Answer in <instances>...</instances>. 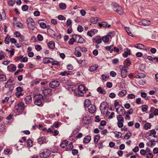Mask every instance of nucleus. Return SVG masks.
<instances>
[{
	"label": "nucleus",
	"instance_id": "1",
	"mask_svg": "<svg viewBox=\"0 0 158 158\" xmlns=\"http://www.w3.org/2000/svg\"><path fill=\"white\" fill-rule=\"evenodd\" d=\"M34 104L38 106H42L43 105V96L40 94H37L34 96Z\"/></svg>",
	"mask_w": 158,
	"mask_h": 158
},
{
	"label": "nucleus",
	"instance_id": "2",
	"mask_svg": "<svg viewBox=\"0 0 158 158\" xmlns=\"http://www.w3.org/2000/svg\"><path fill=\"white\" fill-rule=\"evenodd\" d=\"M113 9L120 15L123 14V12L122 7L118 3H115L113 4Z\"/></svg>",
	"mask_w": 158,
	"mask_h": 158
},
{
	"label": "nucleus",
	"instance_id": "3",
	"mask_svg": "<svg viewBox=\"0 0 158 158\" xmlns=\"http://www.w3.org/2000/svg\"><path fill=\"white\" fill-rule=\"evenodd\" d=\"M68 87L69 90L71 89L72 91H74V94L75 96H79V85L76 87L74 85H70Z\"/></svg>",
	"mask_w": 158,
	"mask_h": 158
},
{
	"label": "nucleus",
	"instance_id": "4",
	"mask_svg": "<svg viewBox=\"0 0 158 158\" xmlns=\"http://www.w3.org/2000/svg\"><path fill=\"white\" fill-rule=\"evenodd\" d=\"M51 154L49 150L45 149L44 150V152L40 153V157L44 158H47Z\"/></svg>",
	"mask_w": 158,
	"mask_h": 158
},
{
	"label": "nucleus",
	"instance_id": "5",
	"mask_svg": "<svg viewBox=\"0 0 158 158\" xmlns=\"http://www.w3.org/2000/svg\"><path fill=\"white\" fill-rule=\"evenodd\" d=\"M86 90L88 89H86V87L84 85H80V96H84V93L86 92Z\"/></svg>",
	"mask_w": 158,
	"mask_h": 158
},
{
	"label": "nucleus",
	"instance_id": "6",
	"mask_svg": "<svg viewBox=\"0 0 158 158\" xmlns=\"http://www.w3.org/2000/svg\"><path fill=\"white\" fill-rule=\"evenodd\" d=\"M90 117L86 115L83 116L81 119L82 122L83 124H88L90 123Z\"/></svg>",
	"mask_w": 158,
	"mask_h": 158
},
{
	"label": "nucleus",
	"instance_id": "7",
	"mask_svg": "<svg viewBox=\"0 0 158 158\" xmlns=\"http://www.w3.org/2000/svg\"><path fill=\"white\" fill-rule=\"evenodd\" d=\"M60 85V83L59 81H53L51 82L49 84L50 86L52 88H54L57 87Z\"/></svg>",
	"mask_w": 158,
	"mask_h": 158
},
{
	"label": "nucleus",
	"instance_id": "8",
	"mask_svg": "<svg viewBox=\"0 0 158 158\" xmlns=\"http://www.w3.org/2000/svg\"><path fill=\"white\" fill-rule=\"evenodd\" d=\"M15 110L19 112L22 111L24 109V104L22 102L19 103L15 107Z\"/></svg>",
	"mask_w": 158,
	"mask_h": 158
},
{
	"label": "nucleus",
	"instance_id": "9",
	"mask_svg": "<svg viewBox=\"0 0 158 158\" xmlns=\"http://www.w3.org/2000/svg\"><path fill=\"white\" fill-rule=\"evenodd\" d=\"M88 107L89 112L91 114L94 113L96 110V106L93 104L90 105Z\"/></svg>",
	"mask_w": 158,
	"mask_h": 158
},
{
	"label": "nucleus",
	"instance_id": "10",
	"mask_svg": "<svg viewBox=\"0 0 158 158\" xmlns=\"http://www.w3.org/2000/svg\"><path fill=\"white\" fill-rule=\"evenodd\" d=\"M16 67L15 65L13 64H11L7 67L8 71L12 72L15 71L16 69Z\"/></svg>",
	"mask_w": 158,
	"mask_h": 158
},
{
	"label": "nucleus",
	"instance_id": "11",
	"mask_svg": "<svg viewBox=\"0 0 158 158\" xmlns=\"http://www.w3.org/2000/svg\"><path fill=\"white\" fill-rule=\"evenodd\" d=\"M135 47L137 48L140 49H144L146 51L147 50L144 45L141 44H136L135 45Z\"/></svg>",
	"mask_w": 158,
	"mask_h": 158
},
{
	"label": "nucleus",
	"instance_id": "12",
	"mask_svg": "<svg viewBox=\"0 0 158 158\" xmlns=\"http://www.w3.org/2000/svg\"><path fill=\"white\" fill-rule=\"evenodd\" d=\"M131 55L130 50L128 48H125L124 50V53L123 54V56L124 57H127L128 55Z\"/></svg>",
	"mask_w": 158,
	"mask_h": 158
},
{
	"label": "nucleus",
	"instance_id": "13",
	"mask_svg": "<svg viewBox=\"0 0 158 158\" xmlns=\"http://www.w3.org/2000/svg\"><path fill=\"white\" fill-rule=\"evenodd\" d=\"M140 24H142L144 26H148L150 25L151 23V21L149 20H142L141 21L139 22Z\"/></svg>",
	"mask_w": 158,
	"mask_h": 158
},
{
	"label": "nucleus",
	"instance_id": "14",
	"mask_svg": "<svg viewBox=\"0 0 158 158\" xmlns=\"http://www.w3.org/2000/svg\"><path fill=\"white\" fill-rule=\"evenodd\" d=\"M98 25L100 27H102L105 28H110V25H108V23L105 22H102L101 23H99Z\"/></svg>",
	"mask_w": 158,
	"mask_h": 158
},
{
	"label": "nucleus",
	"instance_id": "15",
	"mask_svg": "<svg viewBox=\"0 0 158 158\" xmlns=\"http://www.w3.org/2000/svg\"><path fill=\"white\" fill-rule=\"evenodd\" d=\"M150 112H153L154 115L155 116L158 115V109H156L154 107H152L151 108Z\"/></svg>",
	"mask_w": 158,
	"mask_h": 158
},
{
	"label": "nucleus",
	"instance_id": "16",
	"mask_svg": "<svg viewBox=\"0 0 158 158\" xmlns=\"http://www.w3.org/2000/svg\"><path fill=\"white\" fill-rule=\"evenodd\" d=\"M51 90L50 89H45L43 90V94L44 95L47 96L51 93Z\"/></svg>",
	"mask_w": 158,
	"mask_h": 158
},
{
	"label": "nucleus",
	"instance_id": "17",
	"mask_svg": "<svg viewBox=\"0 0 158 158\" xmlns=\"http://www.w3.org/2000/svg\"><path fill=\"white\" fill-rule=\"evenodd\" d=\"M24 101L26 104L30 103L32 101V98L31 96L30 95L27 96L24 98Z\"/></svg>",
	"mask_w": 158,
	"mask_h": 158
},
{
	"label": "nucleus",
	"instance_id": "18",
	"mask_svg": "<svg viewBox=\"0 0 158 158\" xmlns=\"http://www.w3.org/2000/svg\"><path fill=\"white\" fill-rule=\"evenodd\" d=\"M68 142L66 140H64L62 141L61 143L60 144V146L61 148H64L67 145Z\"/></svg>",
	"mask_w": 158,
	"mask_h": 158
},
{
	"label": "nucleus",
	"instance_id": "19",
	"mask_svg": "<svg viewBox=\"0 0 158 158\" xmlns=\"http://www.w3.org/2000/svg\"><path fill=\"white\" fill-rule=\"evenodd\" d=\"M91 140V137L90 136H86L84 138L83 142L85 143H89Z\"/></svg>",
	"mask_w": 158,
	"mask_h": 158
},
{
	"label": "nucleus",
	"instance_id": "20",
	"mask_svg": "<svg viewBox=\"0 0 158 158\" xmlns=\"http://www.w3.org/2000/svg\"><path fill=\"white\" fill-rule=\"evenodd\" d=\"M48 45L50 48L53 49L55 48V44L53 41H51L48 43Z\"/></svg>",
	"mask_w": 158,
	"mask_h": 158
},
{
	"label": "nucleus",
	"instance_id": "21",
	"mask_svg": "<svg viewBox=\"0 0 158 158\" xmlns=\"http://www.w3.org/2000/svg\"><path fill=\"white\" fill-rule=\"evenodd\" d=\"M99 19V18L97 17H94L91 18L90 21L91 23L95 24L98 21Z\"/></svg>",
	"mask_w": 158,
	"mask_h": 158
},
{
	"label": "nucleus",
	"instance_id": "22",
	"mask_svg": "<svg viewBox=\"0 0 158 158\" xmlns=\"http://www.w3.org/2000/svg\"><path fill=\"white\" fill-rule=\"evenodd\" d=\"M97 91L103 95H105L106 94V92L105 90L102 89L101 87H99L98 88Z\"/></svg>",
	"mask_w": 158,
	"mask_h": 158
},
{
	"label": "nucleus",
	"instance_id": "23",
	"mask_svg": "<svg viewBox=\"0 0 158 158\" xmlns=\"http://www.w3.org/2000/svg\"><path fill=\"white\" fill-rule=\"evenodd\" d=\"M29 28L32 30H34L35 28V22L29 23L28 24Z\"/></svg>",
	"mask_w": 158,
	"mask_h": 158
},
{
	"label": "nucleus",
	"instance_id": "24",
	"mask_svg": "<svg viewBox=\"0 0 158 158\" xmlns=\"http://www.w3.org/2000/svg\"><path fill=\"white\" fill-rule=\"evenodd\" d=\"M79 131V129L78 128H77L75 129L73 131L71 136L69 137V138L70 139L72 137H73V138H75V136L74 135H75Z\"/></svg>",
	"mask_w": 158,
	"mask_h": 158
},
{
	"label": "nucleus",
	"instance_id": "25",
	"mask_svg": "<svg viewBox=\"0 0 158 158\" xmlns=\"http://www.w3.org/2000/svg\"><path fill=\"white\" fill-rule=\"evenodd\" d=\"M38 141L39 143L40 144L46 143V139L42 137L38 139Z\"/></svg>",
	"mask_w": 158,
	"mask_h": 158
},
{
	"label": "nucleus",
	"instance_id": "26",
	"mask_svg": "<svg viewBox=\"0 0 158 158\" xmlns=\"http://www.w3.org/2000/svg\"><path fill=\"white\" fill-rule=\"evenodd\" d=\"M98 67V65L95 64L93 66H91L89 68V70L91 71H93L96 70Z\"/></svg>",
	"mask_w": 158,
	"mask_h": 158
},
{
	"label": "nucleus",
	"instance_id": "27",
	"mask_svg": "<svg viewBox=\"0 0 158 158\" xmlns=\"http://www.w3.org/2000/svg\"><path fill=\"white\" fill-rule=\"evenodd\" d=\"M50 59L52 60V58H50L49 57H45L44 59L43 60V62L44 64L51 63V61L50 60Z\"/></svg>",
	"mask_w": 158,
	"mask_h": 158
},
{
	"label": "nucleus",
	"instance_id": "28",
	"mask_svg": "<svg viewBox=\"0 0 158 158\" xmlns=\"http://www.w3.org/2000/svg\"><path fill=\"white\" fill-rule=\"evenodd\" d=\"M16 1L15 0H9L7 3L10 6H13L15 3Z\"/></svg>",
	"mask_w": 158,
	"mask_h": 158
},
{
	"label": "nucleus",
	"instance_id": "29",
	"mask_svg": "<svg viewBox=\"0 0 158 158\" xmlns=\"http://www.w3.org/2000/svg\"><path fill=\"white\" fill-rule=\"evenodd\" d=\"M6 55L5 53L3 51L0 50V60L4 59Z\"/></svg>",
	"mask_w": 158,
	"mask_h": 158
},
{
	"label": "nucleus",
	"instance_id": "30",
	"mask_svg": "<svg viewBox=\"0 0 158 158\" xmlns=\"http://www.w3.org/2000/svg\"><path fill=\"white\" fill-rule=\"evenodd\" d=\"M77 35H73V38L70 39L69 41V43L70 44H73V42L75 41V40L74 38L75 37H76Z\"/></svg>",
	"mask_w": 158,
	"mask_h": 158
},
{
	"label": "nucleus",
	"instance_id": "31",
	"mask_svg": "<svg viewBox=\"0 0 158 158\" xmlns=\"http://www.w3.org/2000/svg\"><path fill=\"white\" fill-rule=\"evenodd\" d=\"M127 93V91L125 90H122L121 92H119L118 95L119 97H122L125 95Z\"/></svg>",
	"mask_w": 158,
	"mask_h": 158
},
{
	"label": "nucleus",
	"instance_id": "32",
	"mask_svg": "<svg viewBox=\"0 0 158 158\" xmlns=\"http://www.w3.org/2000/svg\"><path fill=\"white\" fill-rule=\"evenodd\" d=\"M90 101L89 99H86L85 100L84 106H85L88 107L91 104Z\"/></svg>",
	"mask_w": 158,
	"mask_h": 158
},
{
	"label": "nucleus",
	"instance_id": "33",
	"mask_svg": "<svg viewBox=\"0 0 158 158\" xmlns=\"http://www.w3.org/2000/svg\"><path fill=\"white\" fill-rule=\"evenodd\" d=\"M113 46V45L110 46H107L105 47V49L108 51H109L110 53H111L113 51V49H111V48Z\"/></svg>",
	"mask_w": 158,
	"mask_h": 158
},
{
	"label": "nucleus",
	"instance_id": "34",
	"mask_svg": "<svg viewBox=\"0 0 158 158\" xmlns=\"http://www.w3.org/2000/svg\"><path fill=\"white\" fill-rule=\"evenodd\" d=\"M95 29H94L95 30ZM95 34V32L94 30H91L88 31L87 33V35L89 36L92 37Z\"/></svg>",
	"mask_w": 158,
	"mask_h": 158
},
{
	"label": "nucleus",
	"instance_id": "35",
	"mask_svg": "<svg viewBox=\"0 0 158 158\" xmlns=\"http://www.w3.org/2000/svg\"><path fill=\"white\" fill-rule=\"evenodd\" d=\"M73 146L72 142L70 143L66 148V150L67 151H70L72 149Z\"/></svg>",
	"mask_w": 158,
	"mask_h": 158
},
{
	"label": "nucleus",
	"instance_id": "36",
	"mask_svg": "<svg viewBox=\"0 0 158 158\" xmlns=\"http://www.w3.org/2000/svg\"><path fill=\"white\" fill-rule=\"evenodd\" d=\"M38 23L40 24V26L41 28L44 29L46 27V24L44 23L40 22V20L38 21Z\"/></svg>",
	"mask_w": 158,
	"mask_h": 158
},
{
	"label": "nucleus",
	"instance_id": "37",
	"mask_svg": "<svg viewBox=\"0 0 158 158\" xmlns=\"http://www.w3.org/2000/svg\"><path fill=\"white\" fill-rule=\"evenodd\" d=\"M59 6L61 10H64L66 7L65 4L63 3H60L59 5Z\"/></svg>",
	"mask_w": 158,
	"mask_h": 158
},
{
	"label": "nucleus",
	"instance_id": "38",
	"mask_svg": "<svg viewBox=\"0 0 158 158\" xmlns=\"http://www.w3.org/2000/svg\"><path fill=\"white\" fill-rule=\"evenodd\" d=\"M125 30L126 31L127 33L128 34L131 36L133 37V35L132 34V33L131 32V31L129 30V28L128 27H125Z\"/></svg>",
	"mask_w": 158,
	"mask_h": 158
},
{
	"label": "nucleus",
	"instance_id": "39",
	"mask_svg": "<svg viewBox=\"0 0 158 158\" xmlns=\"http://www.w3.org/2000/svg\"><path fill=\"white\" fill-rule=\"evenodd\" d=\"M60 122H57L56 123H54L53 125L51 126L52 128V129H54V127L57 128L58 127L59 125H60Z\"/></svg>",
	"mask_w": 158,
	"mask_h": 158
},
{
	"label": "nucleus",
	"instance_id": "40",
	"mask_svg": "<svg viewBox=\"0 0 158 158\" xmlns=\"http://www.w3.org/2000/svg\"><path fill=\"white\" fill-rule=\"evenodd\" d=\"M127 71H121V76L123 78H125L127 77Z\"/></svg>",
	"mask_w": 158,
	"mask_h": 158
},
{
	"label": "nucleus",
	"instance_id": "41",
	"mask_svg": "<svg viewBox=\"0 0 158 158\" xmlns=\"http://www.w3.org/2000/svg\"><path fill=\"white\" fill-rule=\"evenodd\" d=\"M75 51L74 53V55L77 57H79V48L77 47L75 49Z\"/></svg>",
	"mask_w": 158,
	"mask_h": 158
},
{
	"label": "nucleus",
	"instance_id": "42",
	"mask_svg": "<svg viewBox=\"0 0 158 158\" xmlns=\"http://www.w3.org/2000/svg\"><path fill=\"white\" fill-rule=\"evenodd\" d=\"M10 39V36L9 35H7L4 41L5 43L6 44H8L9 43Z\"/></svg>",
	"mask_w": 158,
	"mask_h": 158
},
{
	"label": "nucleus",
	"instance_id": "43",
	"mask_svg": "<svg viewBox=\"0 0 158 158\" xmlns=\"http://www.w3.org/2000/svg\"><path fill=\"white\" fill-rule=\"evenodd\" d=\"M117 119L118 122H124V118L121 115L118 116Z\"/></svg>",
	"mask_w": 158,
	"mask_h": 158
},
{
	"label": "nucleus",
	"instance_id": "44",
	"mask_svg": "<svg viewBox=\"0 0 158 158\" xmlns=\"http://www.w3.org/2000/svg\"><path fill=\"white\" fill-rule=\"evenodd\" d=\"M100 136L98 135H96L94 139V141L95 143L96 144L97 143L98 140L100 139Z\"/></svg>",
	"mask_w": 158,
	"mask_h": 158
},
{
	"label": "nucleus",
	"instance_id": "45",
	"mask_svg": "<svg viewBox=\"0 0 158 158\" xmlns=\"http://www.w3.org/2000/svg\"><path fill=\"white\" fill-rule=\"evenodd\" d=\"M131 136V133H127L126 134L124 135V139H129Z\"/></svg>",
	"mask_w": 158,
	"mask_h": 158
},
{
	"label": "nucleus",
	"instance_id": "46",
	"mask_svg": "<svg viewBox=\"0 0 158 158\" xmlns=\"http://www.w3.org/2000/svg\"><path fill=\"white\" fill-rule=\"evenodd\" d=\"M28 60V58L27 57H23V56H22L21 60H20L21 62H26Z\"/></svg>",
	"mask_w": 158,
	"mask_h": 158
},
{
	"label": "nucleus",
	"instance_id": "47",
	"mask_svg": "<svg viewBox=\"0 0 158 158\" xmlns=\"http://www.w3.org/2000/svg\"><path fill=\"white\" fill-rule=\"evenodd\" d=\"M6 80V76L3 74L0 75V81H4Z\"/></svg>",
	"mask_w": 158,
	"mask_h": 158
},
{
	"label": "nucleus",
	"instance_id": "48",
	"mask_svg": "<svg viewBox=\"0 0 158 158\" xmlns=\"http://www.w3.org/2000/svg\"><path fill=\"white\" fill-rule=\"evenodd\" d=\"M28 9V7L27 5H23L22 6V9L23 11H27Z\"/></svg>",
	"mask_w": 158,
	"mask_h": 158
},
{
	"label": "nucleus",
	"instance_id": "49",
	"mask_svg": "<svg viewBox=\"0 0 158 158\" xmlns=\"http://www.w3.org/2000/svg\"><path fill=\"white\" fill-rule=\"evenodd\" d=\"M151 127V124L149 123H147L144 125V129L146 130H148Z\"/></svg>",
	"mask_w": 158,
	"mask_h": 158
},
{
	"label": "nucleus",
	"instance_id": "50",
	"mask_svg": "<svg viewBox=\"0 0 158 158\" xmlns=\"http://www.w3.org/2000/svg\"><path fill=\"white\" fill-rule=\"evenodd\" d=\"M148 109V106L146 105H143L142 106V110L143 112L146 111Z\"/></svg>",
	"mask_w": 158,
	"mask_h": 158
},
{
	"label": "nucleus",
	"instance_id": "51",
	"mask_svg": "<svg viewBox=\"0 0 158 158\" xmlns=\"http://www.w3.org/2000/svg\"><path fill=\"white\" fill-rule=\"evenodd\" d=\"M137 78H143L145 77V75L144 73H139L138 75L137 76Z\"/></svg>",
	"mask_w": 158,
	"mask_h": 158
},
{
	"label": "nucleus",
	"instance_id": "52",
	"mask_svg": "<svg viewBox=\"0 0 158 158\" xmlns=\"http://www.w3.org/2000/svg\"><path fill=\"white\" fill-rule=\"evenodd\" d=\"M126 64L127 66H130L131 64V63L130 61V59L129 58H127L126 60Z\"/></svg>",
	"mask_w": 158,
	"mask_h": 158
},
{
	"label": "nucleus",
	"instance_id": "53",
	"mask_svg": "<svg viewBox=\"0 0 158 158\" xmlns=\"http://www.w3.org/2000/svg\"><path fill=\"white\" fill-rule=\"evenodd\" d=\"M32 141L30 139H28L27 141V146L29 147H31L32 146Z\"/></svg>",
	"mask_w": 158,
	"mask_h": 158
},
{
	"label": "nucleus",
	"instance_id": "54",
	"mask_svg": "<svg viewBox=\"0 0 158 158\" xmlns=\"http://www.w3.org/2000/svg\"><path fill=\"white\" fill-rule=\"evenodd\" d=\"M37 38L38 40L40 41H42L43 40V37L40 34H39L37 36Z\"/></svg>",
	"mask_w": 158,
	"mask_h": 158
},
{
	"label": "nucleus",
	"instance_id": "55",
	"mask_svg": "<svg viewBox=\"0 0 158 158\" xmlns=\"http://www.w3.org/2000/svg\"><path fill=\"white\" fill-rule=\"evenodd\" d=\"M69 74V72L64 71L63 72H61L60 73V75H62V76H65L66 75H68Z\"/></svg>",
	"mask_w": 158,
	"mask_h": 158
},
{
	"label": "nucleus",
	"instance_id": "56",
	"mask_svg": "<svg viewBox=\"0 0 158 158\" xmlns=\"http://www.w3.org/2000/svg\"><path fill=\"white\" fill-rule=\"evenodd\" d=\"M35 48L36 50L37 51H40L42 49V47L41 46L36 44L35 46Z\"/></svg>",
	"mask_w": 158,
	"mask_h": 158
},
{
	"label": "nucleus",
	"instance_id": "57",
	"mask_svg": "<svg viewBox=\"0 0 158 158\" xmlns=\"http://www.w3.org/2000/svg\"><path fill=\"white\" fill-rule=\"evenodd\" d=\"M136 103L138 104H143V103L141 102V98H139L136 99Z\"/></svg>",
	"mask_w": 158,
	"mask_h": 158
},
{
	"label": "nucleus",
	"instance_id": "58",
	"mask_svg": "<svg viewBox=\"0 0 158 158\" xmlns=\"http://www.w3.org/2000/svg\"><path fill=\"white\" fill-rule=\"evenodd\" d=\"M102 40L105 42H107L109 41V38L107 36H104L102 37Z\"/></svg>",
	"mask_w": 158,
	"mask_h": 158
},
{
	"label": "nucleus",
	"instance_id": "59",
	"mask_svg": "<svg viewBox=\"0 0 158 158\" xmlns=\"http://www.w3.org/2000/svg\"><path fill=\"white\" fill-rule=\"evenodd\" d=\"M141 155L142 156H145L147 153L146 151L144 149H141L140 152Z\"/></svg>",
	"mask_w": 158,
	"mask_h": 158
},
{
	"label": "nucleus",
	"instance_id": "60",
	"mask_svg": "<svg viewBox=\"0 0 158 158\" xmlns=\"http://www.w3.org/2000/svg\"><path fill=\"white\" fill-rule=\"evenodd\" d=\"M127 98L129 99H133L135 98V95L133 94H130L128 95Z\"/></svg>",
	"mask_w": 158,
	"mask_h": 158
},
{
	"label": "nucleus",
	"instance_id": "61",
	"mask_svg": "<svg viewBox=\"0 0 158 158\" xmlns=\"http://www.w3.org/2000/svg\"><path fill=\"white\" fill-rule=\"evenodd\" d=\"M58 19L60 20H65L66 18L63 15H60L58 17Z\"/></svg>",
	"mask_w": 158,
	"mask_h": 158
},
{
	"label": "nucleus",
	"instance_id": "62",
	"mask_svg": "<svg viewBox=\"0 0 158 158\" xmlns=\"http://www.w3.org/2000/svg\"><path fill=\"white\" fill-rule=\"evenodd\" d=\"M80 13L82 16H84L86 14V11L84 9H82L80 10Z\"/></svg>",
	"mask_w": 158,
	"mask_h": 158
},
{
	"label": "nucleus",
	"instance_id": "63",
	"mask_svg": "<svg viewBox=\"0 0 158 158\" xmlns=\"http://www.w3.org/2000/svg\"><path fill=\"white\" fill-rule=\"evenodd\" d=\"M123 122H118L117 123L118 126L119 128H122L123 127Z\"/></svg>",
	"mask_w": 158,
	"mask_h": 158
},
{
	"label": "nucleus",
	"instance_id": "64",
	"mask_svg": "<svg viewBox=\"0 0 158 158\" xmlns=\"http://www.w3.org/2000/svg\"><path fill=\"white\" fill-rule=\"evenodd\" d=\"M153 156V155L151 153H148L146 155L147 158H152Z\"/></svg>",
	"mask_w": 158,
	"mask_h": 158
}]
</instances>
